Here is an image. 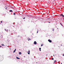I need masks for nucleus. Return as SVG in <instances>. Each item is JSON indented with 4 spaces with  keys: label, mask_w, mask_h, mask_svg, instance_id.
<instances>
[{
    "label": "nucleus",
    "mask_w": 64,
    "mask_h": 64,
    "mask_svg": "<svg viewBox=\"0 0 64 64\" xmlns=\"http://www.w3.org/2000/svg\"><path fill=\"white\" fill-rule=\"evenodd\" d=\"M50 2L52 3H54V2H55V0H52L51 1H50Z\"/></svg>",
    "instance_id": "f257e3e1"
},
{
    "label": "nucleus",
    "mask_w": 64,
    "mask_h": 64,
    "mask_svg": "<svg viewBox=\"0 0 64 64\" xmlns=\"http://www.w3.org/2000/svg\"><path fill=\"white\" fill-rule=\"evenodd\" d=\"M48 42H50V43H51V42H52V41H51L50 40H48Z\"/></svg>",
    "instance_id": "f03ea898"
},
{
    "label": "nucleus",
    "mask_w": 64,
    "mask_h": 64,
    "mask_svg": "<svg viewBox=\"0 0 64 64\" xmlns=\"http://www.w3.org/2000/svg\"><path fill=\"white\" fill-rule=\"evenodd\" d=\"M34 44H35V45H36L37 44V42H36L34 41Z\"/></svg>",
    "instance_id": "7ed1b4c3"
},
{
    "label": "nucleus",
    "mask_w": 64,
    "mask_h": 64,
    "mask_svg": "<svg viewBox=\"0 0 64 64\" xmlns=\"http://www.w3.org/2000/svg\"><path fill=\"white\" fill-rule=\"evenodd\" d=\"M28 41H29V40H31V39H30V38H28Z\"/></svg>",
    "instance_id": "20e7f679"
},
{
    "label": "nucleus",
    "mask_w": 64,
    "mask_h": 64,
    "mask_svg": "<svg viewBox=\"0 0 64 64\" xmlns=\"http://www.w3.org/2000/svg\"><path fill=\"white\" fill-rule=\"evenodd\" d=\"M16 59H20V58H18V57H16Z\"/></svg>",
    "instance_id": "39448f33"
},
{
    "label": "nucleus",
    "mask_w": 64,
    "mask_h": 64,
    "mask_svg": "<svg viewBox=\"0 0 64 64\" xmlns=\"http://www.w3.org/2000/svg\"><path fill=\"white\" fill-rule=\"evenodd\" d=\"M60 16H62V17H64V15H63L62 14H61L60 15Z\"/></svg>",
    "instance_id": "423d86ee"
},
{
    "label": "nucleus",
    "mask_w": 64,
    "mask_h": 64,
    "mask_svg": "<svg viewBox=\"0 0 64 64\" xmlns=\"http://www.w3.org/2000/svg\"><path fill=\"white\" fill-rule=\"evenodd\" d=\"M10 12H13V11L12 10H10Z\"/></svg>",
    "instance_id": "0eeeda50"
},
{
    "label": "nucleus",
    "mask_w": 64,
    "mask_h": 64,
    "mask_svg": "<svg viewBox=\"0 0 64 64\" xmlns=\"http://www.w3.org/2000/svg\"><path fill=\"white\" fill-rule=\"evenodd\" d=\"M39 49H40V51H41V48H39Z\"/></svg>",
    "instance_id": "6e6552de"
},
{
    "label": "nucleus",
    "mask_w": 64,
    "mask_h": 64,
    "mask_svg": "<svg viewBox=\"0 0 64 64\" xmlns=\"http://www.w3.org/2000/svg\"><path fill=\"white\" fill-rule=\"evenodd\" d=\"M60 25H61L62 26H63V25H62V24L61 23H60Z\"/></svg>",
    "instance_id": "1a4fd4ad"
},
{
    "label": "nucleus",
    "mask_w": 64,
    "mask_h": 64,
    "mask_svg": "<svg viewBox=\"0 0 64 64\" xmlns=\"http://www.w3.org/2000/svg\"><path fill=\"white\" fill-rule=\"evenodd\" d=\"M19 54H22L21 52H19Z\"/></svg>",
    "instance_id": "9d476101"
},
{
    "label": "nucleus",
    "mask_w": 64,
    "mask_h": 64,
    "mask_svg": "<svg viewBox=\"0 0 64 64\" xmlns=\"http://www.w3.org/2000/svg\"><path fill=\"white\" fill-rule=\"evenodd\" d=\"M47 3H48L49 2L48 1V0H47Z\"/></svg>",
    "instance_id": "9b49d317"
},
{
    "label": "nucleus",
    "mask_w": 64,
    "mask_h": 64,
    "mask_svg": "<svg viewBox=\"0 0 64 64\" xmlns=\"http://www.w3.org/2000/svg\"><path fill=\"white\" fill-rule=\"evenodd\" d=\"M30 52V50H28V52Z\"/></svg>",
    "instance_id": "f8f14e48"
},
{
    "label": "nucleus",
    "mask_w": 64,
    "mask_h": 64,
    "mask_svg": "<svg viewBox=\"0 0 64 64\" xmlns=\"http://www.w3.org/2000/svg\"><path fill=\"white\" fill-rule=\"evenodd\" d=\"M15 51H16L15 50H14L13 52L14 53V52H15Z\"/></svg>",
    "instance_id": "ddd939ff"
},
{
    "label": "nucleus",
    "mask_w": 64,
    "mask_h": 64,
    "mask_svg": "<svg viewBox=\"0 0 64 64\" xmlns=\"http://www.w3.org/2000/svg\"><path fill=\"white\" fill-rule=\"evenodd\" d=\"M52 31H54V29H52Z\"/></svg>",
    "instance_id": "4468645a"
},
{
    "label": "nucleus",
    "mask_w": 64,
    "mask_h": 64,
    "mask_svg": "<svg viewBox=\"0 0 64 64\" xmlns=\"http://www.w3.org/2000/svg\"><path fill=\"white\" fill-rule=\"evenodd\" d=\"M2 46H4V44H2Z\"/></svg>",
    "instance_id": "2eb2a0df"
},
{
    "label": "nucleus",
    "mask_w": 64,
    "mask_h": 64,
    "mask_svg": "<svg viewBox=\"0 0 64 64\" xmlns=\"http://www.w3.org/2000/svg\"><path fill=\"white\" fill-rule=\"evenodd\" d=\"M43 46V44H42V45H41V46Z\"/></svg>",
    "instance_id": "dca6fc26"
},
{
    "label": "nucleus",
    "mask_w": 64,
    "mask_h": 64,
    "mask_svg": "<svg viewBox=\"0 0 64 64\" xmlns=\"http://www.w3.org/2000/svg\"><path fill=\"white\" fill-rule=\"evenodd\" d=\"M28 54H30V52H28Z\"/></svg>",
    "instance_id": "f3484780"
},
{
    "label": "nucleus",
    "mask_w": 64,
    "mask_h": 64,
    "mask_svg": "<svg viewBox=\"0 0 64 64\" xmlns=\"http://www.w3.org/2000/svg\"><path fill=\"white\" fill-rule=\"evenodd\" d=\"M55 62H56V60H55L54 62V63H55Z\"/></svg>",
    "instance_id": "a211bd4d"
},
{
    "label": "nucleus",
    "mask_w": 64,
    "mask_h": 64,
    "mask_svg": "<svg viewBox=\"0 0 64 64\" xmlns=\"http://www.w3.org/2000/svg\"><path fill=\"white\" fill-rule=\"evenodd\" d=\"M25 18V17H24V18H23V19H24Z\"/></svg>",
    "instance_id": "6ab92c4d"
},
{
    "label": "nucleus",
    "mask_w": 64,
    "mask_h": 64,
    "mask_svg": "<svg viewBox=\"0 0 64 64\" xmlns=\"http://www.w3.org/2000/svg\"><path fill=\"white\" fill-rule=\"evenodd\" d=\"M62 56H64V54H62Z\"/></svg>",
    "instance_id": "aec40b11"
},
{
    "label": "nucleus",
    "mask_w": 64,
    "mask_h": 64,
    "mask_svg": "<svg viewBox=\"0 0 64 64\" xmlns=\"http://www.w3.org/2000/svg\"><path fill=\"white\" fill-rule=\"evenodd\" d=\"M53 59H54V58H52V60H53Z\"/></svg>",
    "instance_id": "412c9836"
},
{
    "label": "nucleus",
    "mask_w": 64,
    "mask_h": 64,
    "mask_svg": "<svg viewBox=\"0 0 64 64\" xmlns=\"http://www.w3.org/2000/svg\"><path fill=\"white\" fill-rule=\"evenodd\" d=\"M16 49H15V50H14V51H16Z\"/></svg>",
    "instance_id": "4be33fe9"
},
{
    "label": "nucleus",
    "mask_w": 64,
    "mask_h": 64,
    "mask_svg": "<svg viewBox=\"0 0 64 64\" xmlns=\"http://www.w3.org/2000/svg\"><path fill=\"white\" fill-rule=\"evenodd\" d=\"M16 14L15 13H14V14L15 15Z\"/></svg>",
    "instance_id": "5701e85b"
},
{
    "label": "nucleus",
    "mask_w": 64,
    "mask_h": 64,
    "mask_svg": "<svg viewBox=\"0 0 64 64\" xmlns=\"http://www.w3.org/2000/svg\"><path fill=\"white\" fill-rule=\"evenodd\" d=\"M1 23H2V21H1L0 22Z\"/></svg>",
    "instance_id": "b1692460"
},
{
    "label": "nucleus",
    "mask_w": 64,
    "mask_h": 64,
    "mask_svg": "<svg viewBox=\"0 0 64 64\" xmlns=\"http://www.w3.org/2000/svg\"><path fill=\"white\" fill-rule=\"evenodd\" d=\"M4 30H5V31H6V29H5Z\"/></svg>",
    "instance_id": "393cba45"
},
{
    "label": "nucleus",
    "mask_w": 64,
    "mask_h": 64,
    "mask_svg": "<svg viewBox=\"0 0 64 64\" xmlns=\"http://www.w3.org/2000/svg\"><path fill=\"white\" fill-rule=\"evenodd\" d=\"M6 31H8V30H6Z\"/></svg>",
    "instance_id": "a878e982"
},
{
    "label": "nucleus",
    "mask_w": 64,
    "mask_h": 64,
    "mask_svg": "<svg viewBox=\"0 0 64 64\" xmlns=\"http://www.w3.org/2000/svg\"><path fill=\"white\" fill-rule=\"evenodd\" d=\"M37 33H38V31H37Z\"/></svg>",
    "instance_id": "bb28decb"
},
{
    "label": "nucleus",
    "mask_w": 64,
    "mask_h": 64,
    "mask_svg": "<svg viewBox=\"0 0 64 64\" xmlns=\"http://www.w3.org/2000/svg\"><path fill=\"white\" fill-rule=\"evenodd\" d=\"M48 23H50V22H49Z\"/></svg>",
    "instance_id": "cd10ccee"
},
{
    "label": "nucleus",
    "mask_w": 64,
    "mask_h": 64,
    "mask_svg": "<svg viewBox=\"0 0 64 64\" xmlns=\"http://www.w3.org/2000/svg\"><path fill=\"white\" fill-rule=\"evenodd\" d=\"M2 46H0V47H1Z\"/></svg>",
    "instance_id": "c85d7f7f"
},
{
    "label": "nucleus",
    "mask_w": 64,
    "mask_h": 64,
    "mask_svg": "<svg viewBox=\"0 0 64 64\" xmlns=\"http://www.w3.org/2000/svg\"><path fill=\"white\" fill-rule=\"evenodd\" d=\"M61 64H62V62H61Z\"/></svg>",
    "instance_id": "c756f323"
},
{
    "label": "nucleus",
    "mask_w": 64,
    "mask_h": 64,
    "mask_svg": "<svg viewBox=\"0 0 64 64\" xmlns=\"http://www.w3.org/2000/svg\"><path fill=\"white\" fill-rule=\"evenodd\" d=\"M7 8H6V9H7Z\"/></svg>",
    "instance_id": "7c9ffc66"
},
{
    "label": "nucleus",
    "mask_w": 64,
    "mask_h": 64,
    "mask_svg": "<svg viewBox=\"0 0 64 64\" xmlns=\"http://www.w3.org/2000/svg\"><path fill=\"white\" fill-rule=\"evenodd\" d=\"M61 46H62V45L61 44Z\"/></svg>",
    "instance_id": "2f4dec72"
},
{
    "label": "nucleus",
    "mask_w": 64,
    "mask_h": 64,
    "mask_svg": "<svg viewBox=\"0 0 64 64\" xmlns=\"http://www.w3.org/2000/svg\"><path fill=\"white\" fill-rule=\"evenodd\" d=\"M48 19H50V18H48Z\"/></svg>",
    "instance_id": "473e14b6"
},
{
    "label": "nucleus",
    "mask_w": 64,
    "mask_h": 64,
    "mask_svg": "<svg viewBox=\"0 0 64 64\" xmlns=\"http://www.w3.org/2000/svg\"><path fill=\"white\" fill-rule=\"evenodd\" d=\"M46 55L47 56V55H48V54H46Z\"/></svg>",
    "instance_id": "72a5a7b5"
},
{
    "label": "nucleus",
    "mask_w": 64,
    "mask_h": 64,
    "mask_svg": "<svg viewBox=\"0 0 64 64\" xmlns=\"http://www.w3.org/2000/svg\"><path fill=\"white\" fill-rule=\"evenodd\" d=\"M63 20H64V18H63Z\"/></svg>",
    "instance_id": "f704fd0d"
},
{
    "label": "nucleus",
    "mask_w": 64,
    "mask_h": 64,
    "mask_svg": "<svg viewBox=\"0 0 64 64\" xmlns=\"http://www.w3.org/2000/svg\"><path fill=\"white\" fill-rule=\"evenodd\" d=\"M57 29H58V28H57Z\"/></svg>",
    "instance_id": "c9c22d12"
},
{
    "label": "nucleus",
    "mask_w": 64,
    "mask_h": 64,
    "mask_svg": "<svg viewBox=\"0 0 64 64\" xmlns=\"http://www.w3.org/2000/svg\"><path fill=\"white\" fill-rule=\"evenodd\" d=\"M53 56H54V55H53Z\"/></svg>",
    "instance_id": "e433bc0d"
}]
</instances>
